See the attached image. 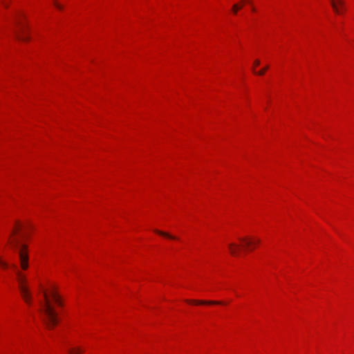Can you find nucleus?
<instances>
[{
  "instance_id": "nucleus-1",
  "label": "nucleus",
  "mask_w": 354,
  "mask_h": 354,
  "mask_svg": "<svg viewBox=\"0 0 354 354\" xmlns=\"http://www.w3.org/2000/svg\"><path fill=\"white\" fill-rule=\"evenodd\" d=\"M53 302L57 306H62L61 298L55 290L50 292V297L44 292V301L40 303V313L44 324L48 328L54 327L58 322L57 313L54 309Z\"/></svg>"
},
{
  "instance_id": "nucleus-2",
  "label": "nucleus",
  "mask_w": 354,
  "mask_h": 354,
  "mask_svg": "<svg viewBox=\"0 0 354 354\" xmlns=\"http://www.w3.org/2000/svg\"><path fill=\"white\" fill-rule=\"evenodd\" d=\"M20 228L21 225L17 223L15 228L12 230V237L10 238L9 242L12 248L18 252L21 268L26 270L28 268V246L23 243L19 237L15 236V234Z\"/></svg>"
},
{
  "instance_id": "nucleus-3",
  "label": "nucleus",
  "mask_w": 354,
  "mask_h": 354,
  "mask_svg": "<svg viewBox=\"0 0 354 354\" xmlns=\"http://www.w3.org/2000/svg\"><path fill=\"white\" fill-rule=\"evenodd\" d=\"M15 269L16 270V273L17 275V280L19 282V288L22 297L25 300V301L30 304L31 302V295L29 292L28 288L26 287L25 283H26V277L25 276L21 273L18 270H17V268L14 266Z\"/></svg>"
},
{
  "instance_id": "nucleus-4",
  "label": "nucleus",
  "mask_w": 354,
  "mask_h": 354,
  "mask_svg": "<svg viewBox=\"0 0 354 354\" xmlns=\"http://www.w3.org/2000/svg\"><path fill=\"white\" fill-rule=\"evenodd\" d=\"M189 304H222L223 302L218 301H198V300H186Z\"/></svg>"
},
{
  "instance_id": "nucleus-5",
  "label": "nucleus",
  "mask_w": 354,
  "mask_h": 354,
  "mask_svg": "<svg viewBox=\"0 0 354 354\" xmlns=\"http://www.w3.org/2000/svg\"><path fill=\"white\" fill-rule=\"evenodd\" d=\"M16 37L17 39L22 41H26L29 39V38L25 35V28L24 27L21 28L19 32L16 33Z\"/></svg>"
},
{
  "instance_id": "nucleus-6",
  "label": "nucleus",
  "mask_w": 354,
  "mask_h": 354,
  "mask_svg": "<svg viewBox=\"0 0 354 354\" xmlns=\"http://www.w3.org/2000/svg\"><path fill=\"white\" fill-rule=\"evenodd\" d=\"M240 240L243 241L245 243V248H249L253 243H259V240L257 239L255 241H253L248 238H241Z\"/></svg>"
},
{
  "instance_id": "nucleus-7",
  "label": "nucleus",
  "mask_w": 354,
  "mask_h": 354,
  "mask_svg": "<svg viewBox=\"0 0 354 354\" xmlns=\"http://www.w3.org/2000/svg\"><path fill=\"white\" fill-rule=\"evenodd\" d=\"M229 249H230V253L232 255L236 256L239 252V245H238L235 243H230V244H229Z\"/></svg>"
},
{
  "instance_id": "nucleus-8",
  "label": "nucleus",
  "mask_w": 354,
  "mask_h": 354,
  "mask_svg": "<svg viewBox=\"0 0 354 354\" xmlns=\"http://www.w3.org/2000/svg\"><path fill=\"white\" fill-rule=\"evenodd\" d=\"M155 232H156L157 234H158L160 235H162V236H166L167 238H169L171 239H176L175 236H171V235L169 234L167 232H162V231H160V230H156Z\"/></svg>"
},
{
  "instance_id": "nucleus-9",
  "label": "nucleus",
  "mask_w": 354,
  "mask_h": 354,
  "mask_svg": "<svg viewBox=\"0 0 354 354\" xmlns=\"http://www.w3.org/2000/svg\"><path fill=\"white\" fill-rule=\"evenodd\" d=\"M82 350L80 348H70L68 351V354H82Z\"/></svg>"
},
{
  "instance_id": "nucleus-10",
  "label": "nucleus",
  "mask_w": 354,
  "mask_h": 354,
  "mask_svg": "<svg viewBox=\"0 0 354 354\" xmlns=\"http://www.w3.org/2000/svg\"><path fill=\"white\" fill-rule=\"evenodd\" d=\"M330 3H331V6L334 10V11L337 13V14H339L340 13V10L339 8L337 7V3L335 1V0H330Z\"/></svg>"
},
{
  "instance_id": "nucleus-11",
  "label": "nucleus",
  "mask_w": 354,
  "mask_h": 354,
  "mask_svg": "<svg viewBox=\"0 0 354 354\" xmlns=\"http://www.w3.org/2000/svg\"><path fill=\"white\" fill-rule=\"evenodd\" d=\"M242 8L241 6H239L238 4H234L232 7V11L234 14H236L238 10Z\"/></svg>"
},
{
  "instance_id": "nucleus-12",
  "label": "nucleus",
  "mask_w": 354,
  "mask_h": 354,
  "mask_svg": "<svg viewBox=\"0 0 354 354\" xmlns=\"http://www.w3.org/2000/svg\"><path fill=\"white\" fill-rule=\"evenodd\" d=\"M268 66H266L264 68H263L262 70H261V71H258V72H255V71H254V73L255 74L259 75H264V73H265V72L266 71V70H268Z\"/></svg>"
},
{
  "instance_id": "nucleus-13",
  "label": "nucleus",
  "mask_w": 354,
  "mask_h": 354,
  "mask_svg": "<svg viewBox=\"0 0 354 354\" xmlns=\"http://www.w3.org/2000/svg\"><path fill=\"white\" fill-rule=\"evenodd\" d=\"M0 266H1L3 268H8V263L3 261L1 259H0Z\"/></svg>"
},
{
  "instance_id": "nucleus-14",
  "label": "nucleus",
  "mask_w": 354,
  "mask_h": 354,
  "mask_svg": "<svg viewBox=\"0 0 354 354\" xmlns=\"http://www.w3.org/2000/svg\"><path fill=\"white\" fill-rule=\"evenodd\" d=\"M54 4L56 6V8H58L59 10H63V8H64L63 6H62L57 1H55Z\"/></svg>"
},
{
  "instance_id": "nucleus-15",
  "label": "nucleus",
  "mask_w": 354,
  "mask_h": 354,
  "mask_svg": "<svg viewBox=\"0 0 354 354\" xmlns=\"http://www.w3.org/2000/svg\"><path fill=\"white\" fill-rule=\"evenodd\" d=\"M260 64V61L259 59H256L254 62V66H257Z\"/></svg>"
},
{
  "instance_id": "nucleus-16",
  "label": "nucleus",
  "mask_w": 354,
  "mask_h": 354,
  "mask_svg": "<svg viewBox=\"0 0 354 354\" xmlns=\"http://www.w3.org/2000/svg\"><path fill=\"white\" fill-rule=\"evenodd\" d=\"M337 2L340 6H343L344 4V1L342 0H337Z\"/></svg>"
},
{
  "instance_id": "nucleus-17",
  "label": "nucleus",
  "mask_w": 354,
  "mask_h": 354,
  "mask_svg": "<svg viewBox=\"0 0 354 354\" xmlns=\"http://www.w3.org/2000/svg\"><path fill=\"white\" fill-rule=\"evenodd\" d=\"M2 3L4 5V6L7 7V5L4 2H2Z\"/></svg>"
},
{
  "instance_id": "nucleus-18",
  "label": "nucleus",
  "mask_w": 354,
  "mask_h": 354,
  "mask_svg": "<svg viewBox=\"0 0 354 354\" xmlns=\"http://www.w3.org/2000/svg\"><path fill=\"white\" fill-rule=\"evenodd\" d=\"M243 1L250 2V0H243Z\"/></svg>"
},
{
  "instance_id": "nucleus-19",
  "label": "nucleus",
  "mask_w": 354,
  "mask_h": 354,
  "mask_svg": "<svg viewBox=\"0 0 354 354\" xmlns=\"http://www.w3.org/2000/svg\"><path fill=\"white\" fill-rule=\"evenodd\" d=\"M252 11H255V8H252Z\"/></svg>"
}]
</instances>
